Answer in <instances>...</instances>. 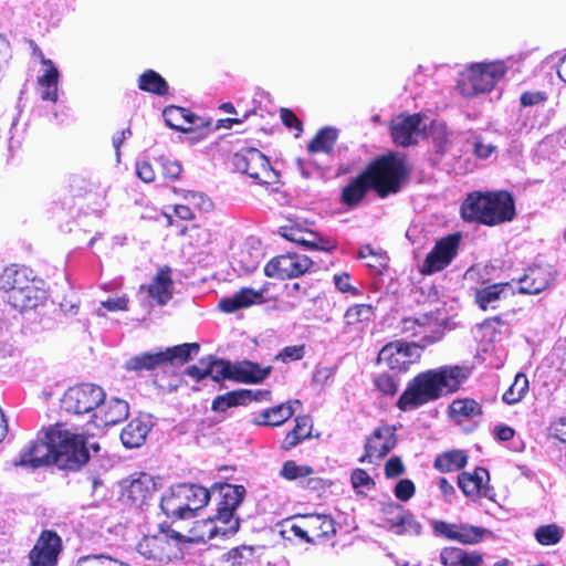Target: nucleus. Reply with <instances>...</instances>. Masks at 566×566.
Returning <instances> with one entry per match:
<instances>
[{
	"label": "nucleus",
	"mask_w": 566,
	"mask_h": 566,
	"mask_svg": "<svg viewBox=\"0 0 566 566\" xmlns=\"http://www.w3.org/2000/svg\"><path fill=\"white\" fill-rule=\"evenodd\" d=\"M564 530L556 524H546L537 527L534 532L535 539L543 546L556 545L560 542Z\"/></svg>",
	"instance_id": "nucleus-43"
},
{
	"label": "nucleus",
	"mask_w": 566,
	"mask_h": 566,
	"mask_svg": "<svg viewBox=\"0 0 566 566\" xmlns=\"http://www.w3.org/2000/svg\"><path fill=\"white\" fill-rule=\"evenodd\" d=\"M426 125L419 114L398 116L392 119L391 135L394 142L400 146L415 144L423 133Z\"/></svg>",
	"instance_id": "nucleus-19"
},
{
	"label": "nucleus",
	"mask_w": 566,
	"mask_h": 566,
	"mask_svg": "<svg viewBox=\"0 0 566 566\" xmlns=\"http://www.w3.org/2000/svg\"><path fill=\"white\" fill-rule=\"evenodd\" d=\"M504 61L482 62L469 66L461 73L458 87L463 96H474L491 91L504 76Z\"/></svg>",
	"instance_id": "nucleus-6"
},
{
	"label": "nucleus",
	"mask_w": 566,
	"mask_h": 566,
	"mask_svg": "<svg viewBox=\"0 0 566 566\" xmlns=\"http://www.w3.org/2000/svg\"><path fill=\"white\" fill-rule=\"evenodd\" d=\"M460 237L458 234L448 235L439 240L432 250L428 253L421 272L432 274L447 268L457 255Z\"/></svg>",
	"instance_id": "nucleus-16"
},
{
	"label": "nucleus",
	"mask_w": 566,
	"mask_h": 566,
	"mask_svg": "<svg viewBox=\"0 0 566 566\" xmlns=\"http://www.w3.org/2000/svg\"><path fill=\"white\" fill-rule=\"evenodd\" d=\"M505 326H506V324L503 321L502 316H500V315L486 318L481 324V328L484 331V334H491L492 337H494L495 333L501 334L502 328Z\"/></svg>",
	"instance_id": "nucleus-60"
},
{
	"label": "nucleus",
	"mask_w": 566,
	"mask_h": 566,
	"mask_svg": "<svg viewBox=\"0 0 566 566\" xmlns=\"http://www.w3.org/2000/svg\"><path fill=\"white\" fill-rule=\"evenodd\" d=\"M469 377L467 368L442 366L417 375L398 400V408L407 411L419 408L444 395L457 391Z\"/></svg>",
	"instance_id": "nucleus-1"
},
{
	"label": "nucleus",
	"mask_w": 566,
	"mask_h": 566,
	"mask_svg": "<svg viewBox=\"0 0 566 566\" xmlns=\"http://www.w3.org/2000/svg\"><path fill=\"white\" fill-rule=\"evenodd\" d=\"M148 294L159 305H165L172 297L174 282L168 268L160 269L148 285Z\"/></svg>",
	"instance_id": "nucleus-26"
},
{
	"label": "nucleus",
	"mask_w": 566,
	"mask_h": 566,
	"mask_svg": "<svg viewBox=\"0 0 566 566\" xmlns=\"http://www.w3.org/2000/svg\"><path fill=\"white\" fill-rule=\"evenodd\" d=\"M374 316V307L357 304L347 308L344 314L345 333H350L360 323L369 322Z\"/></svg>",
	"instance_id": "nucleus-37"
},
{
	"label": "nucleus",
	"mask_w": 566,
	"mask_h": 566,
	"mask_svg": "<svg viewBox=\"0 0 566 566\" xmlns=\"http://www.w3.org/2000/svg\"><path fill=\"white\" fill-rule=\"evenodd\" d=\"M149 432L147 423L139 419L132 420L124 427L120 433V440L126 448L140 447Z\"/></svg>",
	"instance_id": "nucleus-33"
},
{
	"label": "nucleus",
	"mask_w": 566,
	"mask_h": 566,
	"mask_svg": "<svg viewBox=\"0 0 566 566\" xmlns=\"http://www.w3.org/2000/svg\"><path fill=\"white\" fill-rule=\"evenodd\" d=\"M407 510H405L400 504L389 503L384 506V527H386L390 532H395L396 525L400 524V520L403 518V514H406Z\"/></svg>",
	"instance_id": "nucleus-45"
},
{
	"label": "nucleus",
	"mask_w": 566,
	"mask_h": 566,
	"mask_svg": "<svg viewBox=\"0 0 566 566\" xmlns=\"http://www.w3.org/2000/svg\"><path fill=\"white\" fill-rule=\"evenodd\" d=\"M467 464V455L463 451L453 450L439 455L434 467L441 472H451L462 469Z\"/></svg>",
	"instance_id": "nucleus-40"
},
{
	"label": "nucleus",
	"mask_w": 566,
	"mask_h": 566,
	"mask_svg": "<svg viewBox=\"0 0 566 566\" xmlns=\"http://www.w3.org/2000/svg\"><path fill=\"white\" fill-rule=\"evenodd\" d=\"M232 164L237 171L248 175L258 185L268 186L279 181V175L269 159L255 148L235 154Z\"/></svg>",
	"instance_id": "nucleus-9"
},
{
	"label": "nucleus",
	"mask_w": 566,
	"mask_h": 566,
	"mask_svg": "<svg viewBox=\"0 0 566 566\" xmlns=\"http://www.w3.org/2000/svg\"><path fill=\"white\" fill-rule=\"evenodd\" d=\"M182 484H177L168 489L161 496L160 507L169 517L187 520L192 517V513H188L185 495L181 492Z\"/></svg>",
	"instance_id": "nucleus-24"
},
{
	"label": "nucleus",
	"mask_w": 566,
	"mask_h": 566,
	"mask_svg": "<svg viewBox=\"0 0 566 566\" xmlns=\"http://www.w3.org/2000/svg\"><path fill=\"white\" fill-rule=\"evenodd\" d=\"M0 291L3 300L19 312L34 310L48 297L43 281L25 266H7L0 275Z\"/></svg>",
	"instance_id": "nucleus-3"
},
{
	"label": "nucleus",
	"mask_w": 566,
	"mask_h": 566,
	"mask_svg": "<svg viewBox=\"0 0 566 566\" xmlns=\"http://www.w3.org/2000/svg\"><path fill=\"white\" fill-rule=\"evenodd\" d=\"M488 480L489 472L483 468H476L472 473H461L458 479V484L467 496L474 497L480 494L486 496L484 481Z\"/></svg>",
	"instance_id": "nucleus-28"
},
{
	"label": "nucleus",
	"mask_w": 566,
	"mask_h": 566,
	"mask_svg": "<svg viewBox=\"0 0 566 566\" xmlns=\"http://www.w3.org/2000/svg\"><path fill=\"white\" fill-rule=\"evenodd\" d=\"M481 413L482 408L480 403L470 398L457 399L449 407V415L457 422L474 419Z\"/></svg>",
	"instance_id": "nucleus-34"
},
{
	"label": "nucleus",
	"mask_w": 566,
	"mask_h": 566,
	"mask_svg": "<svg viewBox=\"0 0 566 566\" xmlns=\"http://www.w3.org/2000/svg\"><path fill=\"white\" fill-rule=\"evenodd\" d=\"M188 538L174 530L161 528L157 534L145 536L137 545L140 555L159 563H169L182 554L180 545Z\"/></svg>",
	"instance_id": "nucleus-7"
},
{
	"label": "nucleus",
	"mask_w": 566,
	"mask_h": 566,
	"mask_svg": "<svg viewBox=\"0 0 566 566\" xmlns=\"http://www.w3.org/2000/svg\"><path fill=\"white\" fill-rule=\"evenodd\" d=\"M338 137V130L333 127H324L317 132L307 146L310 153L329 154Z\"/></svg>",
	"instance_id": "nucleus-36"
},
{
	"label": "nucleus",
	"mask_w": 566,
	"mask_h": 566,
	"mask_svg": "<svg viewBox=\"0 0 566 566\" xmlns=\"http://www.w3.org/2000/svg\"><path fill=\"white\" fill-rule=\"evenodd\" d=\"M182 484V494L185 495V503L187 504L188 513H192L195 516L196 511L206 506L210 500L209 491L198 484Z\"/></svg>",
	"instance_id": "nucleus-32"
},
{
	"label": "nucleus",
	"mask_w": 566,
	"mask_h": 566,
	"mask_svg": "<svg viewBox=\"0 0 566 566\" xmlns=\"http://www.w3.org/2000/svg\"><path fill=\"white\" fill-rule=\"evenodd\" d=\"M396 428L392 426H382L377 428L367 439L365 444V454L360 458V462L369 459H381L388 454L396 446Z\"/></svg>",
	"instance_id": "nucleus-18"
},
{
	"label": "nucleus",
	"mask_w": 566,
	"mask_h": 566,
	"mask_svg": "<svg viewBox=\"0 0 566 566\" xmlns=\"http://www.w3.org/2000/svg\"><path fill=\"white\" fill-rule=\"evenodd\" d=\"M271 367L261 368L259 365L244 360L237 364L223 359H214L207 365V374L214 381L231 379L240 382H260L265 379Z\"/></svg>",
	"instance_id": "nucleus-8"
},
{
	"label": "nucleus",
	"mask_w": 566,
	"mask_h": 566,
	"mask_svg": "<svg viewBox=\"0 0 566 566\" xmlns=\"http://www.w3.org/2000/svg\"><path fill=\"white\" fill-rule=\"evenodd\" d=\"M164 365V355L158 353H144L129 358L125 363V368L133 371L153 370L156 367Z\"/></svg>",
	"instance_id": "nucleus-38"
},
{
	"label": "nucleus",
	"mask_w": 566,
	"mask_h": 566,
	"mask_svg": "<svg viewBox=\"0 0 566 566\" xmlns=\"http://www.w3.org/2000/svg\"><path fill=\"white\" fill-rule=\"evenodd\" d=\"M334 284L336 289L342 293H348L353 296H357L360 294V291L352 285L350 283V275L346 272L335 274L334 277Z\"/></svg>",
	"instance_id": "nucleus-56"
},
{
	"label": "nucleus",
	"mask_w": 566,
	"mask_h": 566,
	"mask_svg": "<svg viewBox=\"0 0 566 566\" xmlns=\"http://www.w3.org/2000/svg\"><path fill=\"white\" fill-rule=\"evenodd\" d=\"M280 115H281V119H282L283 124L286 127L295 128L297 130V134L295 135L297 137L300 135V133L302 132L301 120L295 116V114L292 111H290L287 108H282L280 112Z\"/></svg>",
	"instance_id": "nucleus-63"
},
{
	"label": "nucleus",
	"mask_w": 566,
	"mask_h": 566,
	"mask_svg": "<svg viewBox=\"0 0 566 566\" xmlns=\"http://www.w3.org/2000/svg\"><path fill=\"white\" fill-rule=\"evenodd\" d=\"M460 548L447 547L440 553V562L443 566H460L461 557Z\"/></svg>",
	"instance_id": "nucleus-59"
},
{
	"label": "nucleus",
	"mask_w": 566,
	"mask_h": 566,
	"mask_svg": "<svg viewBox=\"0 0 566 566\" xmlns=\"http://www.w3.org/2000/svg\"><path fill=\"white\" fill-rule=\"evenodd\" d=\"M421 357V348L416 342L395 340L385 345L378 354V361L390 369L406 371Z\"/></svg>",
	"instance_id": "nucleus-12"
},
{
	"label": "nucleus",
	"mask_w": 566,
	"mask_h": 566,
	"mask_svg": "<svg viewBox=\"0 0 566 566\" xmlns=\"http://www.w3.org/2000/svg\"><path fill=\"white\" fill-rule=\"evenodd\" d=\"M233 510L219 506L218 512L212 520L216 521V523L226 524V528L221 527L224 533L235 534L239 530L240 523L239 520L233 516Z\"/></svg>",
	"instance_id": "nucleus-49"
},
{
	"label": "nucleus",
	"mask_w": 566,
	"mask_h": 566,
	"mask_svg": "<svg viewBox=\"0 0 566 566\" xmlns=\"http://www.w3.org/2000/svg\"><path fill=\"white\" fill-rule=\"evenodd\" d=\"M244 493L245 490L242 485L227 484L221 490L222 501L220 502V506L235 511V509L241 504Z\"/></svg>",
	"instance_id": "nucleus-44"
},
{
	"label": "nucleus",
	"mask_w": 566,
	"mask_h": 566,
	"mask_svg": "<svg viewBox=\"0 0 566 566\" xmlns=\"http://www.w3.org/2000/svg\"><path fill=\"white\" fill-rule=\"evenodd\" d=\"M163 116L166 124L179 132L188 133L192 130V125L200 128V136H205L211 130L210 120L196 116L190 111L179 106H168L164 109Z\"/></svg>",
	"instance_id": "nucleus-17"
},
{
	"label": "nucleus",
	"mask_w": 566,
	"mask_h": 566,
	"mask_svg": "<svg viewBox=\"0 0 566 566\" xmlns=\"http://www.w3.org/2000/svg\"><path fill=\"white\" fill-rule=\"evenodd\" d=\"M350 481L353 488L357 491L360 489L369 490L375 484L370 475L363 469H355L352 472Z\"/></svg>",
	"instance_id": "nucleus-58"
},
{
	"label": "nucleus",
	"mask_w": 566,
	"mask_h": 566,
	"mask_svg": "<svg viewBox=\"0 0 566 566\" xmlns=\"http://www.w3.org/2000/svg\"><path fill=\"white\" fill-rule=\"evenodd\" d=\"M407 510H405L400 504L389 503L384 506V527H386L390 532H395L396 525L400 524V520L403 518V514H406Z\"/></svg>",
	"instance_id": "nucleus-46"
},
{
	"label": "nucleus",
	"mask_w": 566,
	"mask_h": 566,
	"mask_svg": "<svg viewBox=\"0 0 566 566\" xmlns=\"http://www.w3.org/2000/svg\"><path fill=\"white\" fill-rule=\"evenodd\" d=\"M415 492H416L415 484L409 479L400 480L396 484L395 490H394L395 496L402 502L409 501L415 495Z\"/></svg>",
	"instance_id": "nucleus-57"
},
{
	"label": "nucleus",
	"mask_w": 566,
	"mask_h": 566,
	"mask_svg": "<svg viewBox=\"0 0 566 566\" xmlns=\"http://www.w3.org/2000/svg\"><path fill=\"white\" fill-rule=\"evenodd\" d=\"M313 428L312 419L308 416H298L295 418V427L287 432L283 442L282 449L291 450L295 448L304 439L311 437Z\"/></svg>",
	"instance_id": "nucleus-31"
},
{
	"label": "nucleus",
	"mask_w": 566,
	"mask_h": 566,
	"mask_svg": "<svg viewBox=\"0 0 566 566\" xmlns=\"http://www.w3.org/2000/svg\"><path fill=\"white\" fill-rule=\"evenodd\" d=\"M304 356V346L303 345H294L286 346L283 350L277 355V358L282 361H292L300 360Z\"/></svg>",
	"instance_id": "nucleus-61"
},
{
	"label": "nucleus",
	"mask_w": 566,
	"mask_h": 566,
	"mask_svg": "<svg viewBox=\"0 0 566 566\" xmlns=\"http://www.w3.org/2000/svg\"><path fill=\"white\" fill-rule=\"evenodd\" d=\"M375 385L385 395L394 396L398 390V381L388 374H381L375 379Z\"/></svg>",
	"instance_id": "nucleus-55"
},
{
	"label": "nucleus",
	"mask_w": 566,
	"mask_h": 566,
	"mask_svg": "<svg viewBox=\"0 0 566 566\" xmlns=\"http://www.w3.org/2000/svg\"><path fill=\"white\" fill-rule=\"evenodd\" d=\"M198 352L199 345L197 343H185L161 350V355H164V364H184L190 359L192 354L196 355Z\"/></svg>",
	"instance_id": "nucleus-39"
},
{
	"label": "nucleus",
	"mask_w": 566,
	"mask_h": 566,
	"mask_svg": "<svg viewBox=\"0 0 566 566\" xmlns=\"http://www.w3.org/2000/svg\"><path fill=\"white\" fill-rule=\"evenodd\" d=\"M109 312L126 311L128 308V298L123 295L119 297H109L106 301L101 302V306L96 310L98 316H104L105 313L102 310Z\"/></svg>",
	"instance_id": "nucleus-54"
},
{
	"label": "nucleus",
	"mask_w": 566,
	"mask_h": 566,
	"mask_svg": "<svg viewBox=\"0 0 566 566\" xmlns=\"http://www.w3.org/2000/svg\"><path fill=\"white\" fill-rule=\"evenodd\" d=\"M53 449L50 429H48L42 436L39 434L21 449L18 459L13 461V465L38 469L53 463Z\"/></svg>",
	"instance_id": "nucleus-13"
},
{
	"label": "nucleus",
	"mask_w": 566,
	"mask_h": 566,
	"mask_svg": "<svg viewBox=\"0 0 566 566\" xmlns=\"http://www.w3.org/2000/svg\"><path fill=\"white\" fill-rule=\"evenodd\" d=\"M184 198L187 203L199 211H209L212 209V201L203 193L196 191H185Z\"/></svg>",
	"instance_id": "nucleus-53"
},
{
	"label": "nucleus",
	"mask_w": 566,
	"mask_h": 566,
	"mask_svg": "<svg viewBox=\"0 0 566 566\" xmlns=\"http://www.w3.org/2000/svg\"><path fill=\"white\" fill-rule=\"evenodd\" d=\"M489 533L485 528L470 524H457L454 541L467 545L480 543Z\"/></svg>",
	"instance_id": "nucleus-41"
},
{
	"label": "nucleus",
	"mask_w": 566,
	"mask_h": 566,
	"mask_svg": "<svg viewBox=\"0 0 566 566\" xmlns=\"http://www.w3.org/2000/svg\"><path fill=\"white\" fill-rule=\"evenodd\" d=\"M528 386L530 384L527 377L524 374L518 373L515 376L513 384L503 394V401L507 405L517 403L528 391Z\"/></svg>",
	"instance_id": "nucleus-42"
},
{
	"label": "nucleus",
	"mask_w": 566,
	"mask_h": 566,
	"mask_svg": "<svg viewBox=\"0 0 566 566\" xmlns=\"http://www.w3.org/2000/svg\"><path fill=\"white\" fill-rule=\"evenodd\" d=\"M105 399V392L98 386L84 384L66 390L62 398V407L66 412L83 415L95 412Z\"/></svg>",
	"instance_id": "nucleus-11"
},
{
	"label": "nucleus",
	"mask_w": 566,
	"mask_h": 566,
	"mask_svg": "<svg viewBox=\"0 0 566 566\" xmlns=\"http://www.w3.org/2000/svg\"><path fill=\"white\" fill-rule=\"evenodd\" d=\"M138 87L142 91L159 96L166 95L169 90L166 80L154 70H147L139 75Z\"/></svg>",
	"instance_id": "nucleus-35"
},
{
	"label": "nucleus",
	"mask_w": 566,
	"mask_h": 566,
	"mask_svg": "<svg viewBox=\"0 0 566 566\" xmlns=\"http://www.w3.org/2000/svg\"><path fill=\"white\" fill-rule=\"evenodd\" d=\"M518 284L520 293L538 294L548 286L549 276L541 268H532L520 279Z\"/></svg>",
	"instance_id": "nucleus-30"
},
{
	"label": "nucleus",
	"mask_w": 566,
	"mask_h": 566,
	"mask_svg": "<svg viewBox=\"0 0 566 566\" xmlns=\"http://www.w3.org/2000/svg\"><path fill=\"white\" fill-rule=\"evenodd\" d=\"M313 265V261L303 254L287 253L273 258L264 266V273L269 277L285 280L306 273Z\"/></svg>",
	"instance_id": "nucleus-14"
},
{
	"label": "nucleus",
	"mask_w": 566,
	"mask_h": 566,
	"mask_svg": "<svg viewBox=\"0 0 566 566\" xmlns=\"http://www.w3.org/2000/svg\"><path fill=\"white\" fill-rule=\"evenodd\" d=\"M461 216L467 221L496 226L513 220L515 205L513 197L506 191L473 192L463 201Z\"/></svg>",
	"instance_id": "nucleus-4"
},
{
	"label": "nucleus",
	"mask_w": 566,
	"mask_h": 566,
	"mask_svg": "<svg viewBox=\"0 0 566 566\" xmlns=\"http://www.w3.org/2000/svg\"><path fill=\"white\" fill-rule=\"evenodd\" d=\"M514 291L510 283H494L476 287L474 290V302L484 312L495 311Z\"/></svg>",
	"instance_id": "nucleus-21"
},
{
	"label": "nucleus",
	"mask_w": 566,
	"mask_h": 566,
	"mask_svg": "<svg viewBox=\"0 0 566 566\" xmlns=\"http://www.w3.org/2000/svg\"><path fill=\"white\" fill-rule=\"evenodd\" d=\"M262 292L250 287H243L230 297L219 302V308L224 313H234L238 310L249 307L262 301Z\"/></svg>",
	"instance_id": "nucleus-27"
},
{
	"label": "nucleus",
	"mask_w": 566,
	"mask_h": 566,
	"mask_svg": "<svg viewBox=\"0 0 566 566\" xmlns=\"http://www.w3.org/2000/svg\"><path fill=\"white\" fill-rule=\"evenodd\" d=\"M400 331L406 337L416 338L422 349L442 337V319L433 312L407 317L401 321Z\"/></svg>",
	"instance_id": "nucleus-10"
},
{
	"label": "nucleus",
	"mask_w": 566,
	"mask_h": 566,
	"mask_svg": "<svg viewBox=\"0 0 566 566\" xmlns=\"http://www.w3.org/2000/svg\"><path fill=\"white\" fill-rule=\"evenodd\" d=\"M243 403L241 390L218 396L212 401V410L226 411L230 407Z\"/></svg>",
	"instance_id": "nucleus-51"
},
{
	"label": "nucleus",
	"mask_w": 566,
	"mask_h": 566,
	"mask_svg": "<svg viewBox=\"0 0 566 566\" xmlns=\"http://www.w3.org/2000/svg\"><path fill=\"white\" fill-rule=\"evenodd\" d=\"M50 436L54 447L53 463L60 469L76 471L88 461V448L82 434L56 426L50 428Z\"/></svg>",
	"instance_id": "nucleus-5"
},
{
	"label": "nucleus",
	"mask_w": 566,
	"mask_h": 566,
	"mask_svg": "<svg viewBox=\"0 0 566 566\" xmlns=\"http://www.w3.org/2000/svg\"><path fill=\"white\" fill-rule=\"evenodd\" d=\"M303 518L307 527L318 531L317 535H328L335 532L334 521L329 516L315 514Z\"/></svg>",
	"instance_id": "nucleus-47"
},
{
	"label": "nucleus",
	"mask_w": 566,
	"mask_h": 566,
	"mask_svg": "<svg viewBox=\"0 0 566 566\" xmlns=\"http://www.w3.org/2000/svg\"><path fill=\"white\" fill-rule=\"evenodd\" d=\"M405 472V467L400 458H390L385 465V474L387 478H397Z\"/></svg>",
	"instance_id": "nucleus-62"
},
{
	"label": "nucleus",
	"mask_w": 566,
	"mask_h": 566,
	"mask_svg": "<svg viewBox=\"0 0 566 566\" xmlns=\"http://www.w3.org/2000/svg\"><path fill=\"white\" fill-rule=\"evenodd\" d=\"M295 406H301V401L291 400L279 406L268 408L259 413L254 418L253 422L258 426L279 427L294 415Z\"/></svg>",
	"instance_id": "nucleus-25"
},
{
	"label": "nucleus",
	"mask_w": 566,
	"mask_h": 566,
	"mask_svg": "<svg viewBox=\"0 0 566 566\" xmlns=\"http://www.w3.org/2000/svg\"><path fill=\"white\" fill-rule=\"evenodd\" d=\"M61 552V537L53 531L44 530L41 532L33 548L30 551V565L56 566Z\"/></svg>",
	"instance_id": "nucleus-15"
},
{
	"label": "nucleus",
	"mask_w": 566,
	"mask_h": 566,
	"mask_svg": "<svg viewBox=\"0 0 566 566\" xmlns=\"http://www.w3.org/2000/svg\"><path fill=\"white\" fill-rule=\"evenodd\" d=\"M155 491V482L149 474L142 473L127 486V496L135 505L144 504Z\"/></svg>",
	"instance_id": "nucleus-29"
},
{
	"label": "nucleus",
	"mask_w": 566,
	"mask_h": 566,
	"mask_svg": "<svg viewBox=\"0 0 566 566\" xmlns=\"http://www.w3.org/2000/svg\"><path fill=\"white\" fill-rule=\"evenodd\" d=\"M280 234L284 239L308 249L332 251L336 247L335 243L327 238H323L317 233L305 231L293 226L281 227Z\"/></svg>",
	"instance_id": "nucleus-23"
},
{
	"label": "nucleus",
	"mask_w": 566,
	"mask_h": 566,
	"mask_svg": "<svg viewBox=\"0 0 566 566\" xmlns=\"http://www.w3.org/2000/svg\"><path fill=\"white\" fill-rule=\"evenodd\" d=\"M547 99V95L544 92H525L521 95V104L523 106H533L544 103Z\"/></svg>",
	"instance_id": "nucleus-64"
},
{
	"label": "nucleus",
	"mask_w": 566,
	"mask_h": 566,
	"mask_svg": "<svg viewBox=\"0 0 566 566\" xmlns=\"http://www.w3.org/2000/svg\"><path fill=\"white\" fill-rule=\"evenodd\" d=\"M76 566H130L106 555H87L81 557Z\"/></svg>",
	"instance_id": "nucleus-50"
},
{
	"label": "nucleus",
	"mask_w": 566,
	"mask_h": 566,
	"mask_svg": "<svg viewBox=\"0 0 566 566\" xmlns=\"http://www.w3.org/2000/svg\"><path fill=\"white\" fill-rule=\"evenodd\" d=\"M406 175L407 168L402 158L394 155L380 157L343 189L342 199L347 206H355L370 188L384 198L399 190L400 181Z\"/></svg>",
	"instance_id": "nucleus-2"
},
{
	"label": "nucleus",
	"mask_w": 566,
	"mask_h": 566,
	"mask_svg": "<svg viewBox=\"0 0 566 566\" xmlns=\"http://www.w3.org/2000/svg\"><path fill=\"white\" fill-rule=\"evenodd\" d=\"M422 526L417 521L415 515L407 511L406 514H403V518L400 520V524L396 525V530L394 534L396 535H409V536H418L421 534Z\"/></svg>",
	"instance_id": "nucleus-48"
},
{
	"label": "nucleus",
	"mask_w": 566,
	"mask_h": 566,
	"mask_svg": "<svg viewBox=\"0 0 566 566\" xmlns=\"http://www.w3.org/2000/svg\"><path fill=\"white\" fill-rule=\"evenodd\" d=\"M42 74L38 77V92L42 101L56 103L59 101V80L60 72L52 60L46 59L41 51L38 53Z\"/></svg>",
	"instance_id": "nucleus-20"
},
{
	"label": "nucleus",
	"mask_w": 566,
	"mask_h": 566,
	"mask_svg": "<svg viewBox=\"0 0 566 566\" xmlns=\"http://www.w3.org/2000/svg\"><path fill=\"white\" fill-rule=\"evenodd\" d=\"M128 413L129 407L125 400L111 398L104 399L92 417L95 427L102 428L120 422L128 417Z\"/></svg>",
	"instance_id": "nucleus-22"
},
{
	"label": "nucleus",
	"mask_w": 566,
	"mask_h": 566,
	"mask_svg": "<svg viewBox=\"0 0 566 566\" xmlns=\"http://www.w3.org/2000/svg\"><path fill=\"white\" fill-rule=\"evenodd\" d=\"M314 470L310 465H298L294 461L284 462L281 474L287 480H295L313 474Z\"/></svg>",
	"instance_id": "nucleus-52"
}]
</instances>
